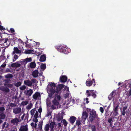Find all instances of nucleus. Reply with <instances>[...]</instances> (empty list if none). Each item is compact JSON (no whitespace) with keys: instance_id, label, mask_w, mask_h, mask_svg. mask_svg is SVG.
<instances>
[{"instance_id":"obj_8","label":"nucleus","mask_w":131,"mask_h":131,"mask_svg":"<svg viewBox=\"0 0 131 131\" xmlns=\"http://www.w3.org/2000/svg\"><path fill=\"white\" fill-rule=\"evenodd\" d=\"M127 106L126 105L125 106H123L122 108V111H121V114L123 116H124L125 114L128 113L127 110Z\"/></svg>"},{"instance_id":"obj_7","label":"nucleus","mask_w":131,"mask_h":131,"mask_svg":"<svg viewBox=\"0 0 131 131\" xmlns=\"http://www.w3.org/2000/svg\"><path fill=\"white\" fill-rule=\"evenodd\" d=\"M56 123L54 122H51L49 124V127L50 128V131H54V126L55 125H56V124H55ZM56 127V126H55V127Z\"/></svg>"},{"instance_id":"obj_42","label":"nucleus","mask_w":131,"mask_h":131,"mask_svg":"<svg viewBox=\"0 0 131 131\" xmlns=\"http://www.w3.org/2000/svg\"><path fill=\"white\" fill-rule=\"evenodd\" d=\"M28 102L27 101H25L22 102L21 104V105L24 106L26 105L28 103Z\"/></svg>"},{"instance_id":"obj_34","label":"nucleus","mask_w":131,"mask_h":131,"mask_svg":"<svg viewBox=\"0 0 131 131\" xmlns=\"http://www.w3.org/2000/svg\"><path fill=\"white\" fill-rule=\"evenodd\" d=\"M25 59V61L26 63L31 62L32 61V59L31 57L27 58Z\"/></svg>"},{"instance_id":"obj_25","label":"nucleus","mask_w":131,"mask_h":131,"mask_svg":"<svg viewBox=\"0 0 131 131\" xmlns=\"http://www.w3.org/2000/svg\"><path fill=\"white\" fill-rule=\"evenodd\" d=\"M36 66V64L35 62H31L29 63V66L32 68H35Z\"/></svg>"},{"instance_id":"obj_22","label":"nucleus","mask_w":131,"mask_h":131,"mask_svg":"<svg viewBox=\"0 0 131 131\" xmlns=\"http://www.w3.org/2000/svg\"><path fill=\"white\" fill-rule=\"evenodd\" d=\"M38 70H35L32 73V75L34 78H36L38 76Z\"/></svg>"},{"instance_id":"obj_35","label":"nucleus","mask_w":131,"mask_h":131,"mask_svg":"<svg viewBox=\"0 0 131 131\" xmlns=\"http://www.w3.org/2000/svg\"><path fill=\"white\" fill-rule=\"evenodd\" d=\"M40 68L42 69L45 70L46 68V64L42 63L40 65Z\"/></svg>"},{"instance_id":"obj_11","label":"nucleus","mask_w":131,"mask_h":131,"mask_svg":"<svg viewBox=\"0 0 131 131\" xmlns=\"http://www.w3.org/2000/svg\"><path fill=\"white\" fill-rule=\"evenodd\" d=\"M118 107L119 104L116 105L115 107V106H114L113 114H114V115L115 116H117L118 114Z\"/></svg>"},{"instance_id":"obj_56","label":"nucleus","mask_w":131,"mask_h":131,"mask_svg":"<svg viewBox=\"0 0 131 131\" xmlns=\"http://www.w3.org/2000/svg\"><path fill=\"white\" fill-rule=\"evenodd\" d=\"M37 80L36 79H32L31 80V82L32 83H36Z\"/></svg>"},{"instance_id":"obj_41","label":"nucleus","mask_w":131,"mask_h":131,"mask_svg":"<svg viewBox=\"0 0 131 131\" xmlns=\"http://www.w3.org/2000/svg\"><path fill=\"white\" fill-rule=\"evenodd\" d=\"M51 112L50 111H48L47 113L46 114L45 117H47L49 116H51Z\"/></svg>"},{"instance_id":"obj_18","label":"nucleus","mask_w":131,"mask_h":131,"mask_svg":"<svg viewBox=\"0 0 131 131\" xmlns=\"http://www.w3.org/2000/svg\"><path fill=\"white\" fill-rule=\"evenodd\" d=\"M9 124L8 123L6 122H4L2 125V129L3 130L5 128H6L8 127Z\"/></svg>"},{"instance_id":"obj_21","label":"nucleus","mask_w":131,"mask_h":131,"mask_svg":"<svg viewBox=\"0 0 131 131\" xmlns=\"http://www.w3.org/2000/svg\"><path fill=\"white\" fill-rule=\"evenodd\" d=\"M88 116V114L87 113L86 111L83 112L82 114V119L85 120Z\"/></svg>"},{"instance_id":"obj_63","label":"nucleus","mask_w":131,"mask_h":131,"mask_svg":"<svg viewBox=\"0 0 131 131\" xmlns=\"http://www.w3.org/2000/svg\"><path fill=\"white\" fill-rule=\"evenodd\" d=\"M10 31H11L12 33H13L15 31L14 30V29L13 28H11L10 29Z\"/></svg>"},{"instance_id":"obj_26","label":"nucleus","mask_w":131,"mask_h":131,"mask_svg":"<svg viewBox=\"0 0 131 131\" xmlns=\"http://www.w3.org/2000/svg\"><path fill=\"white\" fill-rule=\"evenodd\" d=\"M14 50L16 52V53L18 54L21 53V51L18 49L17 47H14Z\"/></svg>"},{"instance_id":"obj_6","label":"nucleus","mask_w":131,"mask_h":131,"mask_svg":"<svg viewBox=\"0 0 131 131\" xmlns=\"http://www.w3.org/2000/svg\"><path fill=\"white\" fill-rule=\"evenodd\" d=\"M64 84H60L56 87V92L58 93L62 90L64 87Z\"/></svg>"},{"instance_id":"obj_10","label":"nucleus","mask_w":131,"mask_h":131,"mask_svg":"<svg viewBox=\"0 0 131 131\" xmlns=\"http://www.w3.org/2000/svg\"><path fill=\"white\" fill-rule=\"evenodd\" d=\"M67 80V77L65 75H62L60 77V81L62 83L66 82Z\"/></svg>"},{"instance_id":"obj_55","label":"nucleus","mask_w":131,"mask_h":131,"mask_svg":"<svg viewBox=\"0 0 131 131\" xmlns=\"http://www.w3.org/2000/svg\"><path fill=\"white\" fill-rule=\"evenodd\" d=\"M131 95V88L130 89L128 93H127V95L129 96Z\"/></svg>"},{"instance_id":"obj_15","label":"nucleus","mask_w":131,"mask_h":131,"mask_svg":"<svg viewBox=\"0 0 131 131\" xmlns=\"http://www.w3.org/2000/svg\"><path fill=\"white\" fill-rule=\"evenodd\" d=\"M11 122L12 124H13L14 125L16 124L17 125L18 124L19 122V119L17 118H15L14 119H13L11 121Z\"/></svg>"},{"instance_id":"obj_33","label":"nucleus","mask_w":131,"mask_h":131,"mask_svg":"<svg viewBox=\"0 0 131 131\" xmlns=\"http://www.w3.org/2000/svg\"><path fill=\"white\" fill-rule=\"evenodd\" d=\"M6 115L3 113L0 114V120L4 119L5 118Z\"/></svg>"},{"instance_id":"obj_50","label":"nucleus","mask_w":131,"mask_h":131,"mask_svg":"<svg viewBox=\"0 0 131 131\" xmlns=\"http://www.w3.org/2000/svg\"><path fill=\"white\" fill-rule=\"evenodd\" d=\"M38 113L37 111H36L34 115V117L35 118H38Z\"/></svg>"},{"instance_id":"obj_61","label":"nucleus","mask_w":131,"mask_h":131,"mask_svg":"<svg viewBox=\"0 0 131 131\" xmlns=\"http://www.w3.org/2000/svg\"><path fill=\"white\" fill-rule=\"evenodd\" d=\"M13 85L11 84H8L7 85V86L9 88L11 87Z\"/></svg>"},{"instance_id":"obj_4","label":"nucleus","mask_w":131,"mask_h":131,"mask_svg":"<svg viewBox=\"0 0 131 131\" xmlns=\"http://www.w3.org/2000/svg\"><path fill=\"white\" fill-rule=\"evenodd\" d=\"M97 116L95 111L92 112L90 113V119L92 122L95 118Z\"/></svg>"},{"instance_id":"obj_46","label":"nucleus","mask_w":131,"mask_h":131,"mask_svg":"<svg viewBox=\"0 0 131 131\" xmlns=\"http://www.w3.org/2000/svg\"><path fill=\"white\" fill-rule=\"evenodd\" d=\"M31 125L32 127L34 128H36L37 127V124L36 123H34L33 122H32L31 123Z\"/></svg>"},{"instance_id":"obj_31","label":"nucleus","mask_w":131,"mask_h":131,"mask_svg":"<svg viewBox=\"0 0 131 131\" xmlns=\"http://www.w3.org/2000/svg\"><path fill=\"white\" fill-rule=\"evenodd\" d=\"M5 77L6 78H12L13 76L11 74L8 73L5 75Z\"/></svg>"},{"instance_id":"obj_62","label":"nucleus","mask_w":131,"mask_h":131,"mask_svg":"<svg viewBox=\"0 0 131 131\" xmlns=\"http://www.w3.org/2000/svg\"><path fill=\"white\" fill-rule=\"evenodd\" d=\"M92 96L94 98H95L96 96V94H95V93H93V94Z\"/></svg>"},{"instance_id":"obj_36","label":"nucleus","mask_w":131,"mask_h":131,"mask_svg":"<svg viewBox=\"0 0 131 131\" xmlns=\"http://www.w3.org/2000/svg\"><path fill=\"white\" fill-rule=\"evenodd\" d=\"M8 38H5L4 39H0V41H3L4 43H6L8 40Z\"/></svg>"},{"instance_id":"obj_48","label":"nucleus","mask_w":131,"mask_h":131,"mask_svg":"<svg viewBox=\"0 0 131 131\" xmlns=\"http://www.w3.org/2000/svg\"><path fill=\"white\" fill-rule=\"evenodd\" d=\"M76 124L78 126H79L81 124V123L79 120H77Z\"/></svg>"},{"instance_id":"obj_54","label":"nucleus","mask_w":131,"mask_h":131,"mask_svg":"<svg viewBox=\"0 0 131 131\" xmlns=\"http://www.w3.org/2000/svg\"><path fill=\"white\" fill-rule=\"evenodd\" d=\"M100 111L102 113H103L104 112V109L102 107H100Z\"/></svg>"},{"instance_id":"obj_52","label":"nucleus","mask_w":131,"mask_h":131,"mask_svg":"<svg viewBox=\"0 0 131 131\" xmlns=\"http://www.w3.org/2000/svg\"><path fill=\"white\" fill-rule=\"evenodd\" d=\"M37 118H33V121L35 123H37L38 122V119Z\"/></svg>"},{"instance_id":"obj_27","label":"nucleus","mask_w":131,"mask_h":131,"mask_svg":"<svg viewBox=\"0 0 131 131\" xmlns=\"http://www.w3.org/2000/svg\"><path fill=\"white\" fill-rule=\"evenodd\" d=\"M34 52L33 50H26L25 51V53L26 54H33Z\"/></svg>"},{"instance_id":"obj_29","label":"nucleus","mask_w":131,"mask_h":131,"mask_svg":"<svg viewBox=\"0 0 131 131\" xmlns=\"http://www.w3.org/2000/svg\"><path fill=\"white\" fill-rule=\"evenodd\" d=\"M90 127L92 131H96V128L95 125L91 124Z\"/></svg>"},{"instance_id":"obj_30","label":"nucleus","mask_w":131,"mask_h":131,"mask_svg":"<svg viewBox=\"0 0 131 131\" xmlns=\"http://www.w3.org/2000/svg\"><path fill=\"white\" fill-rule=\"evenodd\" d=\"M49 124H47L45 126L44 130L45 131H49Z\"/></svg>"},{"instance_id":"obj_17","label":"nucleus","mask_w":131,"mask_h":131,"mask_svg":"<svg viewBox=\"0 0 131 131\" xmlns=\"http://www.w3.org/2000/svg\"><path fill=\"white\" fill-rule=\"evenodd\" d=\"M94 91L93 90H87L86 91V93H87L86 96L88 97H89L91 95H92L94 93Z\"/></svg>"},{"instance_id":"obj_39","label":"nucleus","mask_w":131,"mask_h":131,"mask_svg":"<svg viewBox=\"0 0 131 131\" xmlns=\"http://www.w3.org/2000/svg\"><path fill=\"white\" fill-rule=\"evenodd\" d=\"M55 97L56 98V99H57L59 101H60L61 99V97L59 95L56 94Z\"/></svg>"},{"instance_id":"obj_53","label":"nucleus","mask_w":131,"mask_h":131,"mask_svg":"<svg viewBox=\"0 0 131 131\" xmlns=\"http://www.w3.org/2000/svg\"><path fill=\"white\" fill-rule=\"evenodd\" d=\"M5 110V108L4 107H0V111L3 112Z\"/></svg>"},{"instance_id":"obj_37","label":"nucleus","mask_w":131,"mask_h":131,"mask_svg":"<svg viewBox=\"0 0 131 131\" xmlns=\"http://www.w3.org/2000/svg\"><path fill=\"white\" fill-rule=\"evenodd\" d=\"M62 123L65 127L67 126L68 124V122L65 119H63L62 120Z\"/></svg>"},{"instance_id":"obj_14","label":"nucleus","mask_w":131,"mask_h":131,"mask_svg":"<svg viewBox=\"0 0 131 131\" xmlns=\"http://www.w3.org/2000/svg\"><path fill=\"white\" fill-rule=\"evenodd\" d=\"M0 90L6 93L9 92L10 91L8 88L2 86L0 87Z\"/></svg>"},{"instance_id":"obj_28","label":"nucleus","mask_w":131,"mask_h":131,"mask_svg":"<svg viewBox=\"0 0 131 131\" xmlns=\"http://www.w3.org/2000/svg\"><path fill=\"white\" fill-rule=\"evenodd\" d=\"M56 118L58 121H60L63 118V117L60 115H58L56 116Z\"/></svg>"},{"instance_id":"obj_13","label":"nucleus","mask_w":131,"mask_h":131,"mask_svg":"<svg viewBox=\"0 0 131 131\" xmlns=\"http://www.w3.org/2000/svg\"><path fill=\"white\" fill-rule=\"evenodd\" d=\"M21 111V109L20 107H16L13 109V112L15 114L19 113Z\"/></svg>"},{"instance_id":"obj_20","label":"nucleus","mask_w":131,"mask_h":131,"mask_svg":"<svg viewBox=\"0 0 131 131\" xmlns=\"http://www.w3.org/2000/svg\"><path fill=\"white\" fill-rule=\"evenodd\" d=\"M11 66L13 68H17L21 66V64L19 63H14L11 64Z\"/></svg>"},{"instance_id":"obj_5","label":"nucleus","mask_w":131,"mask_h":131,"mask_svg":"<svg viewBox=\"0 0 131 131\" xmlns=\"http://www.w3.org/2000/svg\"><path fill=\"white\" fill-rule=\"evenodd\" d=\"M28 125L26 124L25 125H21L19 129V131H28Z\"/></svg>"},{"instance_id":"obj_23","label":"nucleus","mask_w":131,"mask_h":131,"mask_svg":"<svg viewBox=\"0 0 131 131\" xmlns=\"http://www.w3.org/2000/svg\"><path fill=\"white\" fill-rule=\"evenodd\" d=\"M46 56L45 54H43L40 57L39 59L40 61L41 62H44L46 61Z\"/></svg>"},{"instance_id":"obj_3","label":"nucleus","mask_w":131,"mask_h":131,"mask_svg":"<svg viewBox=\"0 0 131 131\" xmlns=\"http://www.w3.org/2000/svg\"><path fill=\"white\" fill-rule=\"evenodd\" d=\"M93 83V85L94 86L96 85L95 81L94 79H93L92 81L88 80L86 82V85L88 86H91Z\"/></svg>"},{"instance_id":"obj_60","label":"nucleus","mask_w":131,"mask_h":131,"mask_svg":"<svg viewBox=\"0 0 131 131\" xmlns=\"http://www.w3.org/2000/svg\"><path fill=\"white\" fill-rule=\"evenodd\" d=\"M6 63H4L1 66V67L3 68H4L6 66Z\"/></svg>"},{"instance_id":"obj_51","label":"nucleus","mask_w":131,"mask_h":131,"mask_svg":"<svg viewBox=\"0 0 131 131\" xmlns=\"http://www.w3.org/2000/svg\"><path fill=\"white\" fill-rule=\"evenodd\" d=\"M112 117H111L108 119V122L109 123H112Z\"/></svg>"},{"instance_id":"obj_59","label":"nucleus","mask_w":131,"mask_h":131,"mask_svg":"<svg viewBox=\"0 0 131 131\" xmlns=\"http://www.w3.org/2000/svg\"><path fill=\"white\" fill-rule=\"evenodd\" d=\"M6 72H11L9 68H7L6 70Z\"/></svg>"},{"instance_id":"obj_32","label":"nucleus","mask_w":131,"mask_h":131,"mask_svg":"<svg viewBox=\"0 0 131 131\" xmlns=\"http://www.w3.org/2000/svg\"><path fill=\"white\" fill-rule=\"evenodd\" d=\"M43 123V121H41L39 122L38 124V127L40 130H41L42 129Z\"/></svg>"},{"instance_id":"obj_40","label":"nucleus","mask_w":131,"mask_h":131,"mask_svg":"<svg viewBox=\"0 0 131 131\" xmlns=\"http://www.w3.org/2000/svg\"><path fill=\"white\" fill-rule=\"evenodd\" d=\"M32 103H30L26 107V108L28 110H30L32 107Z\"/></svg>"},{"instance_id":"obj_43","label":"nucleus","mask_w":131,"mask_h":131,"mask_svg":"<svg viewBox=\"0 0 131 131\" xmlns=\"http://www.w3.org/2000/svg\"><path fill=\"white\" fill-rule=\"evenodd\" d=\"M109 114L110 113L108 111H105V113L104 114V116L105 117V118H106L109 115Z\"/></svg>"},{"instance_id":"obj_16","label":"nucleus","mask_w":131,"mask_h":131,"mask_svg":"<svg viewBox=\"0 0 131 131\" xmlns=\"http://www.w3.org/2000/svg\"><path fill=\"white\" fill-rule=\"evenodd\" d=\"M24 84L28 86H31L32 85V82L29 80H25L24 82Z\"/></svg>"},{"instance_id":"obj_45","label":"nucleus","mask_w":131,"mask_h":131,"mask_svg":"<svg viewBox=\"0 0 131 131\" xmlns=\"http://www.w3.org/2000/svg\"><path fill=\"white\" fill-rule=\"evenodd\" d=\"M36 111L35 108L32 109L30 111L31 114V115L33 116Z\"/></svg>"},{"instance_id":"obj_49","label":"nucleus","mask_w":131,"mask_h":131,"mask_svg":"<svg viewBox=\"0 0 131 131\" xmlns=\"http://www.w3.org/2000/svg\"><path fill=\"white\" fill-rule=\"evenodd\" d=\"M9 105L11 107H15L16 106V105L14 103H11Z\"/></svg>"},{"instance_id":"obj_47","label":"nucleus","mask_w":131,"mask_h":131,"mask_svg":"<svg viewBox=\"0 0 131 131\" xmlns=\"http://www.w3.org/2000/svg\"><path fill=\"white\" fill-rule=\"evenodd\" d=\"M26 88V86L25 85H23L20 87V89L21 90H24Z\"/></svg>"},{"instance_id":"obj_9","label":"nucleus","mask_w":131,"mask_h":131,"mask_svg":"<svg viewBox=\"0 0 131 131\" xmlns=\"http://www.w3.org/2000/svg\"><path fill=\"white\" fill-rule=\"evenodd\" d=\"M33 92V91L32 89H30L27 91H25L24 92L25 94L28 96H30L31 95Z\"/></svg>"},{"instance_id":"obj_19","label":"nucleus","mask_w":131,"mask_h":131,"mask_svg":"<svg viewBox=\"0 0 131 131\" xmlns=\"http://www.w3.org/2000/svg\"><path fill=\"white\" fill-rule=\"evenodd\" d=\"M52 104L55 106H58L59 104V102L56 100V98L54 97V99L52 101Z\"/></svg>"},{"instance_id":"obj_38","label":"nucleus","mask_w":131,"mask_h":131,"mask_svg":"<svg viewBox=\"0 0 131 131\" xmlns=\"http://www.w3.org/2000/svg\"><path fill=\"white\" fill-rule=\"evenodd\" d=\"M20 63L22 65L25 66L27 63L25 61V59H21L20 61Z\"/></svg>"},{"instance_id":"obj_58","label":"nucleus","mask_w":131,"mask_h":131,"mask_svg":"<svg viewBox=\"0 0 131 131\" xmlns=\"http://www.w3.org/2000/svg\"><path fill=\"white\" fill-rule=\"evenodd\" d=\"M114 93H115V92H114V91H113L111 93V94H110L111 95V96H112V97H114L115 96V95L114 94Z\"/></svg>"},{"instance_id":"obj_64","label":"nucleus","mask_w":131,"mask_h":131,"mask_svg":"<svg viewBox=\"0 0 131 131\" xmlns=\"http://www.w3.org/2000/svg\"><path fill=\"white\" fill-rule=\"evenodd\" d=\"M42 111V109L41 108V107L39 108V109L38 110V112L40 113H41Z\"/></svg>"},{"instance_id":"obj_24","label":"nucleus","mask_w":131,"mask_h":131,"mask_svg":"<svg viewBox=\"0 0 131 131\" xmlns=\"http://www.w3.org/2000/svg\"><path fill=\"white\" fill-rule=\"evenodd\" d=\"M40 96V93L38 92H36L33 95V98L35 99H36L38 96Z\"/></svg>"},{"instance_id":"obj_57","label":"nucleus","mask_w":131,"mask_h":131,"mask_svg":"<svg viewBox=\"0 0 131 131\" xmlns=\"http://www.w3.org/2000/svg\"><path fill=\"white\" fill-rule=\"evenodd\" d=\"M14 58L15 60H16L18 58V56L17 55L15 54L14 55Z\"/></svg>"},{"instance_id":"obj_1","label":"nucleus","mask_w":131,"mask_h":131,"mask_svg":"<svg viewBox=\"0 0 131 131\" xmlns=\"http://www.w3.org/2000/svg\"><path fill=\"white\" fill-rule=\"evenodd\" d=\"M49 86L47 88V91L49 94V96L50 97H52V95L56 92V85L53 82L49 83Z\"/></svg>"},{"instance_id":"obj_2","label":"nucleus","mask_w":131,"mask_h":131,"mask_svg":"<svg viewBox=\"0 0 131 131\" xmlns=\"http://www.w3.org/2000/svg\"><path fill=\"white\" fill-rule=\"evenodd\" d=\"M55 48L58 51L61 53L67 54L69 52V49L63 46H56L55 47Z\"/></svg>"},{"instance_id":"obj_44","label":"nucleus","mask_w":131,"mask_h":131,"mask_svg":"<svg viewBox=\"0 0 131 131\" xmlns=\"http://www.w3.org/2000/svg\"><path fill=\"white\" fill-rule=\"evenodd\" d=\"M21 83L20 82H18L15 83L14 85L17 87H18L20 86L21 85Z\"/></svg>"},{"instance_id":"obj_12","label":"nucleus","mask_w":131,"mask_h":131,"mask_svg":"<svg viewBox=\"0 0 131 131\" xmlns=\"http://www.w3.org/2000/svg\"><path fill=\"white\" fill-rule=\"evenodd\" d=\"M76 119V117L73 116L71 117L69 119H68V121L71 124H73L75 122Z\"/></svg>"}]
</instances>
